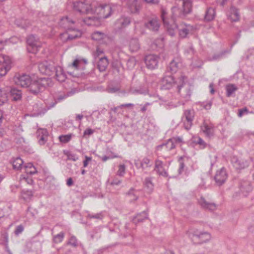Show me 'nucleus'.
<instances>
[{
    "mask_svg": "<svg viewBox=\"0 0 254 254\" xmlns=\"http://www.w3.org/2000/svg\"><path fill=\"white\" fill-rule=\"evenodd\" d=\"M183 10L177 6H173L171 9V17L167 16V13L164 10H162L161 18L167 33L171 36H174L177 30L175 20L177 17H184L190 13L192 9V0H182Z\"/></svg>",
    "mask_w": 254,
    "mask_h": 254,
    "instance_id": "f257e3e1",
    "label": "nucleus"
},
{
    "mask_svg": "<svg viewBox=\"0 0 254 254\" xmlns=\"http://www.w3.org/2000/svg\"><path fill=\"white\" fill-rule=\"evenodd\" d=\"M185 78V76L181 75L178 79V82L175 81L174 77L171 74L166 73L162 80L161 89L169 90L173 86L177 85L178 92L181 94L186 101H188L190 98L191 92L190 86L188 84L186 85L184 81Z\"/></svg>",
    "mask_w": 254,
    "mask_h": 254,
    "instance_id": "f03ea898",
    "label": "nucleus"
},
{
    "mask_svg": "<svg viewBox=\"0 0 254 254\" xmlns=\"http://www.w3.org/2000/svg\"><path fill=\"white\" fill-rule=\"evenodd\" d=\"M186 234L193 244L201 245L209 242L211 234L205 231H202L196 228H190L187 231Z\"/></svg>",
    "mask_w": 254,
    "mask_h": 254,
    "instance_id": "7ed1b4c3",
    "label": "nucleus"
},
{
    "mask_svg": "<svg viewBox=\"0 0 254 254\" xmlns=\"http://www.w3.org/2000/svg\"><path fill=\"white\" fill-rule=\"evenodd\" d=\"M52 81L49 78H40L37 80H32L30 85L28 88V90L34 95H37L40 92L50 86Z\"/></svg>",
    "mask_w": 254,
    "mask_h": 254,
    "instance_id": "20e7f679",
    "label": "nucleus"
},
{
    "mask_svg": "<svg viewBox=\"0 0 254 254\" xmlns=\"http://www.w3.org/2000/svg\"><path fill=\"white\" fill-rule=\"evenodd\" d=\"M27 50L28 53L36 54L41 48V43L39 38L34 35L28 36L26 39Z\"/></svg>",
    "mask_w": 254,
    "mask_h": 254,
    "instance_id": "39448f33",
    "label": "nucleus"
},
{
    "mask_svg": "<svg viewBox=\"0 0 254 254\" xmlns=\"http://www.w3.org/2000/svg\"><path fill=\"white\" fill-rule=\"evenodd\" d=\"M55 64L52 62L44 61L39 64L38 68L40 72L44 74L52 76L54 74L56 70Z\"/></svg>",
    "mask_w": 254,
    "mask_h": 254,
    "instance_id": "423d86ee",
    "label": "nucleus"
},
{
    "mask_svg": "<svg viewBox=\"0 0 254 254\" xmlns=\"http://www.w3.org/2000/svg\"><path fill=\"white\" fill-rule=\"evenodd\" d=\"M160 58L158 56L154 54L146 55L144 58V61L146 67L151 70L157 67Z\"/></svg>",
    "mask_w": 254,
    "mask_h": 254,
    "instance_id": "0eeeda50",
    "label": "nucleus"
},
{
    "mask_svg": "<svg viewBox=\"0 0 254 254\" xmlns=\"http://www.w3.org/2000/svg\"><path fill=\"white\" fill-rule=\"evenodd\" d=\"M31 77L27 74H22L18 76H15L14 77V81L15 83L23 88H28L32 81Z\"/></svg>",
    "mask_w": 254,
    "mask_h": 254,
    "instance_id": "6e6552de",
    "label": "nucleus"
},
{
    "mask_svg": "<svg viewBox=\"0 0 254 254\" xmlns=\"http://www.w3.org/2000/svg\"><path fill=\"white\" fill-rule=\"evenodd\" d=\"M73 8L81 14L88 13L92 11L90 4L85 1H76L72 3Z\"/></svg>",
    "mask_w": 254,
    "mask_h": 254,
    "instance_id": "1a4fd4ad",
    "label": "nucleus"
},
{
    "mask_svg": "<svg viewBox=\"0 0 254 254\" xmlns=\"http://www.w3.org/2000/svg\"><path fill=\"white\" fill-rule=\"evenodd\" d=\"M231 163L236 169H243L249 166L252 158L249 160L239 159L236 156H233L231 159Z\"/></svg>",
    "mask_w": 254,
    "mask_h": 254,
    "instance_id": "9d476101",
    "label": "nucleus"
},
{
    "mask_svg": "<svg viewBox=\"0 0 254 254\" xmlns=\"http://www.w3.org/2000/svg\"><path fill=\"white\" fill-rule=\"evenodd\" d=\"M0 62L3 63V64L0 67V77L6 74L11 68V60L6 56H3L0 60Z\"/></svg>",
    "mask_w": 254,
    "mask_h": 254,
    "instance_id": "9b49d317",
    "label": "nucleus"
},
{
    "mask_svg": "<svg viewBox=\"0 0 254 254\" xmlns=\"http://www.w3.org/2000/svg\"><path fill=\"white\" fill-rule=\"evenodd\" d=\"M134 162L135 167L137 169H141L142 170H145L152 165V161L146 157H144L142 160L135 159Z\"/></svg>",
    "mask_w": 254,
    "mask_h": 254,
    "instance_id": "f8f14e48",
    "label": "nucleus"
},
{
    "mask_svg": "<svg viewBox=\"0 0 254 254\" xmlns=\"http://www.w3.org/2000/svg\"><path fill=\"white\" fill-rule=\"evenodd\" d=\"M227 178V174L226 170L224 168L221 169L216 172L214 177V180L218 186L222 185L226 181Z\"/></svg>",
    "mask_w": 254,
    "mask_h": 254,
    "instance_id": "ddd939ff",
    "label": "nucleus"
},
{
    "mask_svg": "<svg viewBox=\"0 0 254 254\" xmlns=\"http://www.w3.org/2000/svg\"><path fill=\"white\" fill-rule=\"evenodd\" d=\"M127 5L132 13H138L141 7L140 0H127Z\"/></svg>",
    "mask_w": 254,
    "mask_h": 254,
    "instance_id": "4468645a",
    "label": "nucleus"
},
{
    "mask_svg": "<svg viewBox=\"0 0 254 254\" xmlns=\"http://www.w3.org/2000/svg\"><path fill=\"white\" fill-rule=\"evenodd\" d=\"M99 8H100V14H102L103 17L105 18L109 17L115 10L114 6H111L109 4L101 5Z\"/></svg>",
    "mask_w": 254,
    "mask_h": 254,
    "instance_id": "2eb2a0df",
    "label": "nucleus"
},
{
    "mask_svg": "<svg viewBox=\"0 0 254 254\" xmlns=\"http://www.w3.org/2000/svg\"><path fill=\"white\" fill-rule=\"evenodd\" d=\"M181 66V63L179 62L178 59L172 60L167 68L166 73L171 74L175 73L177 72L180 67Z\"/></svg>",
    "mask_w": 254,
    "mask_h": 254,
    "instance_id": "dca6fc26",
    "label": "nucleus"
},
{
    "mask_svg": "<svg viewBox=\"0 0 254 254\" xmlns=\"http://www.w3.org/2000/svg\"><path fill=\"white\" fill-rule=\"evenodd\" d=\"M145 26L152 31L156 32L159 30L160 24L157 18L153 17L148 19V21L145 23Z\"/></svg>",
    "mask_w": 254,
    "mask_h": 254,
    "instance_id": "f3484780",
    "label": "nucleus"
},
{
    "mask_svg": "<svg viewBox=\"0 0 254 254\" xmlns=\"http://www.w3.org/2000/svg\"><path fill=\"white\" fill-rule=\"evenodd\" d=\"M65 34L67 35L66 37L67 40H72L81 36V33L79 30L73 28L72 27L67 28Z\"/></svg>",
    "mask_w": 254,
    "mask_h": 254,
    "instance_id": "a211bd4d",
    "label": "nucleus"
},
{
    "mask_svg": "<svg viewBox=\"0 0 254 254\" xmlns=\"http://www.w3.org/2000/svg\"><path fill=\"white\" fill-rule=\"evenodd\" d=\"M198 203L202 208L210 211H214L217 208V205L215 203L207 201L203 197H201L198 199Z\"/></svg>",
    "mask_w": 254,
    "mask_h": 254,
    "instance_id": "6ab92c4d",
    "label": "nucleus"
},
{
    "mask_svg": "<svg viewBox=\"0 0 254 254\" xmlns=\"http://www.w3.org/2000/svg\"><path fill=\"white\" fill-rule=\"evenodd\" d=\"M239 188L241 192L246 195L247 193L252 190V187L251 183L247 180L241 181L239 184Z\"/></svg>",
    "mask_w": 254,
    "mask_h": 254,
    "instance_id": "aec40b11",
    "label": "nucleus"
},
{
    "mask_svg": "<svg viewBox=\"0 0 254 254\" xmlns=\"http://www.w3.org/2000/svg\"><path fill=\"white\" fill-rule=\"evenodd\" d=\"M8 93H9L10 96L14 101L20 100L22 97V93L21 90L11 87H7Z\"/></svg>",
    "mask_w": 254,
    "mask_h": 254,
    "instance_id": "412c9836",
    "label": "nucleus"
},
{
    "mask_svg": "<svg viewBox=\"0 0 254 254\" xmlns=\"http://www.w3.org/2000/svg\"><path fill=\"white\" fill-rule=\"evenodd\" d=\"M154 170L157 171L159 175L164 177H167L168 173L165 171L163 167V162L159 160H156L155 162V169Z\"/></svg>",
    "mask_w": 254,
    "mask_h": 254,
    "instance_id": "4be33fe9",
    "label": "nucleus"
},
{
    "mask_svg": "<svg viewBox=\"0 0 254 254\" xmlns=\"http://www.w3.org/2000/svg\"><path fill=\"white\" fill-rule=\"evenodd\" d=\"M39 139V143L41 145L44 144L46 141V138L48 136V132L46 129H39L37 131Z\"/></svg>",
    "mask_w": 254,
    "mask_h": 254,
    "instance_id": "5701e85b",
    "label": "nucleus"
},
{
    "mask_svg": "<svg viewBox=\"0 0 254 254\" xmlns=\"http://www.w3.org/2000/svg\"><path fill=\"white\" fill-rule=\"evenodd\" d=\"M54 74L57 80L60 82L64 81L66 78L65 74L64 72L63 69L61 66L56 67V70L54 71Z\"/></svg>",
    "mask_w": 254,
    "mask_h": 254,
    "instance_id": "b1692460",
    "label": "nucleus"
},
{
    "mask_svg": "<svg viewBox=\"0 0 254 254\" xmlns=\"http://www.w3.org/2000/svg\"><path fill=\"white\" fill-rule=\"evenodd\" d=\"M163 147H165L168 150H171L175 148V145L174 144L173 139L170 138L167 141L158 145L156 147L157 150H161Z\"/></svg>",
    "mask_w": 254,
    "mask_h": 254,
    "instance_id": "393cba45",
    "label": "nucleus"
},
{
    "mask_svg": "<svg viewBox=\"0 0 254 254\" xmlns=\"http://www.w3.org/2000/svg\"><path fill=\"white\" fill-rule=\"evenodd\" d=\"M108 64L109 61L107 57H101L99 58L98 62L97 67L100 71H104L107 68Z\"/></svg>",
    "mask_w": 254,
    "mask_h": 254,
    "instance_id": "a878e982",
    "label": "nucleus"
},
{
    "mask_svg": "<svg viewBox=\"0 0 254 254\" xmlns=\"http://www.w3.org/2000/svg\"><path fill=\"white\" fill-rule=\"evenodd\" d=\"M201 129L206 136L210 137L213 135V127L209 126L205 122L201 126Z\"/></svg>",
    "mask_w": 254,
    "mask_h": 254,
    "instance_id": "bb28decb",
    "label": "nucleus"
},
{
    "mask_svg": "<svg viewBox=\"0 0 254 254\" xmlns=\"http://www.w3.org/2000/svg\"><path fill=\"white\" fill-rule=\"evenodd\" d=\"M75 23V21L68 16L62 18L60 22V25L63 27L66 30L68 27H71L70 25Z\"/></svg>",
    "mask_w": 254,
    "mask_h": 254,
    "instance_id": "cd10ccee",
    "label": "nucleus"
},
{
    "mask_svg": "<svg viewBox=\"0 0 254 254\" xmlns=\"http://www.w3.org/2000/svg\"><path fill=\"white\" fill-rule=\"evenodd\" d=\"M129 48L131 52H137L140 49L138 40L136 38L131 39L129 43Z\"/></svg>",
    "mask_w": 254,
    "mask_h": 254,
    "instance_id": "c85d7f7f",
    "label": "nucleus"
},
{
    "mask_svg": "<svg viewBox=\"0 0 254 254\" xmlns=\"http://www.w3.org/2000/svg\"><path fill=\"white\" fill-rule=\"evenodd\" d=\"M230 19L232 21H237L240 19V15L238 10L234 6H231L230 9Z\"/></svg>",
    "mask_w": 254,
    "mask_h": 254,
    "instance_id": "c756f323",
    "label": "nucleus"
},
{
    "mask_svg": "<svg viewBox=\"0 0 254 254\" xmlns=\"http://www.w3.org/2000/svg\"><path fill=\"white\" fill-rule=\"evenodd\" d=\"M215 16V9L212 7H209L205 12L204 19L207 21H210L214 19Z\"/></svg>",
    "mask_w": 254,
    "mask_h": 254,
    "instance_id": "7c9ffc66",
    "label": "nucleus"
},
{
    "mask_svg": "<svg viewBox=\"0 0 254 254\" xmlns=\"http://www.w3.org/2000/svg\"><path fill=\"white\" fill-rule=\"evenodd\" d=\"M8 93L7 87L5 88H0V106L3 105L7 101Z\"/></svg>",
    "mask_w": 254,
    "mask_h": 254,
    "instance_id": "2f4dec72",
    "label": "nucleus"
},
{
    "mask_svg": "<svg viewBox=\"0 0 254 254\" xmlns=\"http://www.w3.org/2000/svg\"><path fill=\"white\" fill-rule=\"evenodd\" d=\"M147 218L148 214L145 211H144L141 213L137 214L136 216L133 218L132 221L134 223L136 224L137 223L141 222Z\"/></svg>",
    "mask_w": 254,
    "mask_h": 254,
    "instance_id": "473e14b6",
    "label": "nucleus"
},
{
    "mask_svg": "<svg viewBox=\"0 0 254 254\" xmlns=\"http://www.w3.org/2000/svg\"><path fill=\"white\" fill-rule=\"evenodd\" d=\"M238 89L236 85L234 84H228L226 86V96L228 97L232 96L235 91Z\"/></svg>",
    "mask_w": 254,
    "mask_h": 254,
    "instance_id": "72a5a7b5",
    "label": "nucleus"
},
{
    "mask_svg": "<svg viewBox=\"0 0 254 254\" xmlns=\"http://www.w3.org/2000/svg\"><path fill=\"white\" fill-rule=\"evenodd\" d=\"M144 185L147 190V191L150 193L153 190L154 185L152 182L151 178H146L144 181Z\"/></svg>",
    "mask_w": 254,
    "mask_h": 254,
    "instance_id": "f704fd0d",
    "label": "nucleus"
},
{
    "mask_svg": "<svg viewBox=\"0 0 254 254\" xmlns=\"http://www.w3.org/2000/svg\"><path fill=\"white\" fill-rule=\"evenodd\" d=\"M83 22L88 26H94L98 22V18L95 16H90L85 18Z\"/></svg>",
    "mask_w": 254,
    "mask_h": 254,
    "instance_id": "c9c22d12",
    "label": "nucleus"
},
{
    "mask_svg": "<svg viewBox=\"0 0 254 254\" xmlns=\"http://www.w3.org/2000/svg\"><path fill=\"white\" fill-rule=\"evenodd\" d=\"M15 24L19 27L26 28L29 25V22L24 19H17L15 21Z\"/></svg>",
    "mask_w": 254,
    "mask_h": 254,
    "instance_id": "e433bc0d",
    "label": "nucleus"
},
{
    "mask_svg": "<svg viewBox=\"0 0 254 254\" xmlns=\"http://www.w3.org/2000/svg\"><path fill=\"white\" fill-rule=\"evenodd\" d=\"M130 23V20L127 17H122L118 20L117 23L121 25L122 28L125 27Z\"/></svg>",
    "mask_w": 254,
    "mask_h": 254,
    "instance_id": "4c0bfd02",
    "label": "nucleus"
},
{
    "mask_svg": "<svg viewBox=\"0 0 254 254\" xmlns=\"http://www.w3.org/2000/svg\"><path fill=\"white\" fill-rule=\"evenodd\" d=\"M112 66L114 70L119 74H122L121 69L122 68V64L118 60H114L112 63Z\"/></svg>",
    "mask_w": 254,
    "mask_h": 254,
    "instance_id": "58836bf2",
    "label": "nucleus"
},
{
    "mask_svg": "<svg viewBox=\"0 0 254 254\" xmlns=\"http://www.w3.org/2000/svg\"><path fill=\"white\" fill-rule=\"evenodd\" d=\"M52 235L53 236V243L57 244V243H61L63 241L64 238V237L65 234L64 232H61L57 235H54L53 233H52Z\"/></svg>",
    "mask_w": 254,
    "mask_h": 254,
    "instance_id": "ea45409f",
    "label": "nucleus"
},
{
    "mask_svg": "<svg viewBox=\"0 0 254 254\" xmlns=\"http://www.w3.org/2000/svg\"><path fill=\"white\" fill-rule=\"evenodd\" d=\"M23 163V160L19 157H17L12 161V166L14 169L18 170L21 168Z\"/></svg>",
    "mask_w": 254,
    "mask_h": 254,
    "instance_id": "a19ab883",
    "label": "nucleus"
},
{
    "mask_svg": "<svg viewBox=\"0 0 254 254\" xmlns=\"http://www.w3.org/2000/svg\"><path fill=\"white\" fill-rule=\"evenodd\" d=\"M194 116L193 110H187L184 112V117L186 120L192 121Z\"/></svg>",
    "mask_w": 254,
    "mask_h": 254,
    "instance_id": "79ce46f5",
    "label": "nucleus"
},
{
    "mask_svg": "<svg viewBox=\"0 0 254 254\" xmlns=\"http://www.w3.org/2000/svg\"><path fill=\"white\" fill-rule=\"evenodd\" d=\"M105 215L104 212H101L96 214L88 213L87 218L89 219H96L98 220H102L104 217Z\"/></svg>",
    "mask_w": 254,
    "mask_h": 254,
    "instance_id": "37998d69",
    "label": "nucleus"
},
{
    "mask_svg": "<svg viewBox=\"0 0 254 254\" xmlns=\"http://www.w3.org/2000/svg\"><path fill=\"white\" fill-rule=\"evenodd\" d=\"M105 35L103 32L96 31L92 34V38L93 40L95 41H99L103 39Z\"/></svg>",
    "mask_w": 254,
    "mask_h": 254,
    "instance_id": "c03bdc74",
    "label": "nucleus"
},
{
    "mask_svg": "<svg viewBox=\"0 0 254 254\" xmlns=\"http://www.w3.org/2000/svg\"><path fill=\"white\" fill-rule=\"evenodd\" d=\"M227 52V50H224L219 53L215 54L211 58H210L209 61L219 60L222 58Z\"/></svg>",
    "mask_w": 254,
    "mask_h": 254,
    "instance_id": "a18cd8bd",
    "label": "nucleus"
},
{
    "mask_svg": "<svg viewBox=\"0 0 254 254\" xmlns=\"http://www.w3.org/2000/svg\"><path fill=\"white\" fill-rule=\"evenodd\" d=\"M66 97L65 94H63L55 97V102L50 105L48 109L53 107L58 102H60L62 100L64 99Z\"/></svg>",
    "mask_w": 254,
    "mask_h": 254,
    "instance_id": "49530a36",
    "label": "nucleus"
},
{
    "mask_svg": "<svg viewBox=\"0 0 254 254\" xmlns=\"http://www.w3.org/2000/svg\"><path fill=\"white\" fill-rule=\"evenodd\" d=\"M21 193L22 195L23 198L24 200H27L28 199H29L31 197L33 196V192L31 190H23L21 191Z\"/></svg>",
    "mask_w": 254,
    "mask_h": 254,
    "instance_id": "de8ad7c7",
    "label": "nucleus"
},
{
    "mask_svg": "<svg viewBox=\"0 0 254 254\" xmlns=\"http://www.w3.org/2000/svg\"><path fill=\"white\" fill-rule=\"evenodd\" d=\"M136 64V60L134 58H129L127 62V65L128 69H132Z\"/></svg>",
    "mask_w": 254,
    "mask_h": 254,
    "instance_id": "09e8293b",
    "label": "nucleus"
},
{
    "mask_svg": "<svg viewBox=\"0 0 254 254\" xmlns=\"http://www.w3.org/2000/svg\"><path fill=\"white\" fill-rule=\"evenodd\" d=\"M71 138V134L62 135L59 136L60 141L64 143H66L70 141Z\"/></svg>",
    "mask_w": 254,
    "mask_h": 254,
    "instance_id": "8fccbe9b",
    "label": "nucleus"
},
{
    "mask_svg": "<svg viewBox=\"0 0 254 254\" xmlns=\"http://www.w3.org/2000/svg\"><path fill=\"white\" fill-rule=\"evenodd\" d=\"M189 30L186 27H184L179 30V35L183 38H186L189 34Z\"/></svg>",
    "mask_w": 254,
    "mask_h": 254,
    "instance_id": "3c124183",
    "label": "nucleus"
},
{
    "mask_svg": "<svg viewBox=\"0 0 254 254\" xmlns=\"http://www.w3.org/2000/svg\"><path fill=\"white\" fill-rule=\"evenodd\" d=\"M68 244L73 247H76L77 246V241L75 237L71 236L69 240Z\"/></svg>",
    "mask_w": 254,
    "mask_h": 254,
    "instance_id": "603ef678",
    "label": "nucleus"
},
{
    "mask_svg": "<svg viewBox=\"0 0 254 254\" xmlns=\"http://www.w3.org/2000/svg\"><path fill=\"white\" fill-rule=\"evenodd\" d=\"M125 173V165L124 164L120 165L119 167V170L117 172V174L120 176H123Z\"/></svg>",
    "mask_w": 254,
    "mask_h": 254,
    "instance_id": "864d4df0",
    "label": "nucleus"
},
{
    "mask_svg": "<svg viewBox=\"0 0 254 254\" xmlns=\"http://www.w3.org/2000/svg\"><path fill=\"white\" fill-rule=\"evenodd\" d=\"M183 156H181L179 158V162H180V167L179 169V174L182 173V172L184 171V169L185 167V164L183 161Z\"/></svg>",
    "mask_w": 254,
    "mask_h": 254,
    "instance_id": "5fc2aeb1",
    "label": "nucleus"
},
{
    "mask_svg": "<svg viewBox=\"0 0 254 254\" xmlns=\"http://www.w3.org/2000/svg\"><path fill=\"white\" fill-rule=\"evenodd\" d=\"M134 190L133 188H131L129 190L127 193V194L132 196V198L131 199L133 200H136L138 199V196L136 195V194L134 193Z\"/></svg>",
    "mask_w": 254,
    "mask_h": 254,
    "instance_id": "6e6d98bb",
    "label": "nucleus"
},
{
    "mask_svg": "<svg viewBox=\"0 0 254 254\" xmlns=\"http://www.w3.org/2000/svg\"><path fill=\"white\" fill-rule=\"evenodd\" d=\"M24 230V227L22 225H19L16 227L14 231V234L16 236H18Z\"/></svg>",
    "mask_w": 254,
    "mask_h": 254,
    "instance_id": "4d7b16f0",
    "label": "nucleus"
},
{
    "mask_svg": "<svg viewBox=\"0 0 254 254\" xmlns=\"http://www.w3.org/2000/svg\"><path fill=\"white\" fill-rule=\"evenodd\" d=\"M192 121H188V120H184V126L185 129L187 130H189L190 128L192 125Z\"/></svg>",
    "mask_w": 254,
    "mask_h": 254,
    "instance_id": "13d9d810",
    "label": "nucleus"
},
{
    "mask_svg": "<svg viewBox=\"0 0 254 254\" xmlns=\"http://www.w3.org/2000/svg\"><path fill=\"white\" fill-rule=\"evenodd\" d=\"M1 237L5 242V245H7L8 242V235L7 232H4L1 234Z\"/></svg>",
    "mask_w": 254,
    "mask_h": 254,
    "instance_id": "bf43d9fd",
    "label": "nucleus"
},
{
    "mask_svg": "<svg viewBox=\"0 0 254 254\" xmlns=\"http://www.w3.org/2000/svg\"><path fill=\"white\" fill-rule=\"evenodd\" d=\"M64 154L67 155V159H68V160H72L73 161H75L78 159V158L76 157V155L73 154H71V153H70L69 152H67L66 153H65Z\"/></svg>",
    "mask_w": 254,
    "mask_h": 254,
    "instance_id": "052dcab7",
    "label": "nucleus"
},
{
    "mask_svg": "<svg viewBox=\"0 0 254 254\" xmlns=\"http://www.w3.org/2000/svg\"><path fill=\"white\" fill-rule=\"evenodd\" d=\"M120 90V88L117 87H111L107 89V91L110 93H115L118 92Z\"/></svg>",
    "mask_w": 254,
    "mask_h": 254,
    "instance_id": "680f3d73",
    "label": "nucleus"
},
{
    "mask_svg": "<svg viewBox=\"0 0 254 254\" xmlns=\"http://www.w3.org/2000/svg\"><path fill=\"white\" fill-rule=\"evenodd\" d=\"M248 109L246 107H245L243 109L239 110L238 116L241 117L244 114H248Z\"/></svg>",
    "mask_w": 254,
    "mask_h": 254,
    "instance_id": "e2e57ef3",
    "label": "nucleus"
},
{
    "mask_svg": "<svg viewBox=\"0 0 254 254\" xmlns=\"http://www.w3.org/2000/svg\"><path fill=\"white\" fill-rule=\"evenodd\" d=\"M94 132V130L91 128H88L85 129L83 133V136L85 137L86 135H90Z\"/></svg>",
    "mask_w": 254,
    "mask_h": 254,
    "instance_id": "0e129e2a",
    "label": "nucleus"
},
{
    "mask_svg": "<svg viewBox=\"0 0 254 254\" xmlns=\"http://www.w3.org/2000/svg\"><path fill=\"white\" fill-rule=\"evenodd\" d=\"M25 172L27 174L33 175V174H34L36 173H37V171H36V168L34 166L33 167H32L31 169H30L29 170L27 169V170L25 171Z\"/></svg>",
    "mask_w": 254,
    "mask_h": 254,
    "instance_id": "69168bd1",
    "label": "nucleus"
},
{
    "mask_svg": "<svg viewBox=\"0 0 254 254\" xmlns=\"http://www.w3.org/2000/svg\"><path fill=\"white\" fill-rule=\"evenodd\" d=\"M103 53V51L102 50L100 49L99 48H97L96 52L94 54V57L95 59H96Z\"/></svg>",
    "mask_w": 254,
    "mask_h": 254,
    "instance_id": "338daca9",
    "label": "nucleus"
},
{
    "mask_svg": "<svg viewBox=\"0 0 254 254\" xmlns=\"http://www.w3.org/2000/svg\"><path fill=\"white\" fill-rule=\"evenodd\" d=\"M197 143L200 145L202 146V148H204L206 147V144L201 138H198V140L197 141Z\"/></svg>",
    "mask_w": 254,
    "mask_h": 254,
    "instance_id": "774afa93",
    "label": "nucleus"
}]
</instances>
